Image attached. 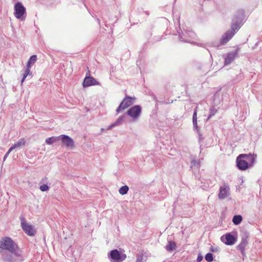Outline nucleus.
Wrapping results in <instances>:
<instances>
[{
  "label": "nucleus",
  "instance_id": "nucleus-1",
  "mask_svg": "<svg viewBox=\"0 0 262 262\" xmlns=\"http://www.w3.org/2000/svg\"><path fill=\"white\" fill-rule=\"evenodd\" d=\"M0 249L6 251L0 252L5 261L15 262L21 258V250L10 237H4L0 239Z\"/></svg>",
  "mask_w": 262,
  "mask_h": 262
},
{
  "label": "nucleus",
  "instance_id": "nucleus-2",
  "mask_svg": "<svg viewBox=\"0 0 262 262\" xmlns=\"http://www.w3.org/2000/svg\"><path fill=\"white\" fill-rule=\"evenodd\" d=\"M244 19V11L243 10H238L236 14L233 16L231 24V28L232 30L235 32L238 30L243 24Z\"/></svg>",
  "mask_w": 262,
  "mask_h": 262
},
{
  "label": "nucleus",
  "instance_id": "nucleus-3",
  "mask_svg": "<svg viewBox=\"0 0 262 262\" xmlns=\"http://www.w3.org/2000/svg\"><path fill=\"white\" fill-rule=\"evenodd\" d=\"M135 99L136 98L135 97H132L126 95L124 98L116 109L117 113H119L121 111L124 110L132 105L134 103Z\"/></svg>",
  "mask_w": 262,
  "mask_h": 262
},
{
  "label": "nucleus",
  "instance_id": "nucleus-4",
  "mask_svg": "<svg viewBox=\"0 0 262 262\" xmlns=\"http://www.w3.org/2000/svg\"><path fill=\"white\" fill-rule=\"evenodd\" d=\"M141 112V106L139 105H135L129 108L126 114L134 119H137L140 117Z\"/></svg>",
  "mask_w": 262,
  "mask_h": 262
},
{
  "label": "nucleus",
  "instance_id": "nucleus-5",
  "mask_svg": "<svg viewBox=\"0 0 262 262\" xmlns=\"http://www.w3.org/2000/svg\"><path fill=\"white\" fill-rule=\"evenodd\" d=\"M244 157H246V154H241L237 157L236 160V166L241 170H245L251 167L248 162L242 159L244 158Z\"/></svg>",
  "mask_w": 262,
  "mask_h": 262
},
{
  "label": "nucleus",
  "instance_id": "nucleus-6",
  "mask_svg": "<svg viewBox=\"0 0 262 262\" xmlns=\"http://www.w3.org/2000/svg\"><path fill=\"white\" fill-rule=\"evenodd\" d=\"M100 85V83L93 77L90 76L89 71L86 73V76L82 83V86L83 88H87L92 85Z\"/></svg>",
  "mask_w": 262,
  "mask_h": 262
},
{
  "label": "nucleus",
  "instance_id": "nucleus-7",
  "mask_svg": "<svg viewBox=\"0 0 262 262\" xmlns=\"http://www.w3.org/2000/svg\"><path fill=\"white\" fill-rule=\"evenodd\" d=\"M26 13V8L20 2L16 3L14 5V14L17 19H23V16Z\"/></svg>",
  "mask_w": 262,
  "mask_h": 262
},
{
  "label": "nucleus",
  "instance_id": "nucleus-8",
  "mask_svg": "<svg viewBox=\"0 0 262 262\" xmlns=\"http://www.w3.org/2000/svg\"><path fill=\"white\" fill-rule=\"evenodd\" d=\"M237 236L236 235L231 234L230 233H226L221 237L222 242L227 245H233L237 241Z\"/></svg>",
  "mask_w": 262,
  "mask_h": 262
},
{
  "label": "nucleus",
  "instance_id": "nucleus-9",
  "mask_svg": "<svg viewBox=\"0 0 262 262\" xmlns=\"http://www.w3.org/2000/svg\"><path fill=\"white\" fill-rule=\"evenodd\" d=\"M248 234L247 232H243L242 236L241 242L236 247L237 249L239 250L243 255H245V247L248 243Z\"/></svg>",
  "mask_w": 262,
  "mask_h": 262
},
{
  "label": "nucleus",
  "instance_id": "nucleus-10",
  "mask_svg": "<svg viewBox=\"0 0 262 262\" xmlns=\"http://www.w3.org/2000/svg\"><path fill=\"white\" fill-rule=\"evenodd\" d=\"M59 140L67 148H73L75 147L74 140L69 136L66 135H61L59 136Z\"/></svg>",
  "mask_w": 262,
  "mask_h": 262
},
{
  "label": "nucleus",
  "instance_id": "nucleus-11",
  "mask_svg": "<svg viewBox=\"0 0 262 262\" xmlns=\"http://www.w3.org/2000/svg\"><path fill=\"white\" fill-rule=\"evenodd\" d=\"M239 50V48H237L234 51L229 52L226 55L223 56L225 59V65H228L234 60L237 56Z\"/></svg>",
  "mask_w": 262,
  "mask_h": 262
},
{
  "label": "nucleus",
  "instance_id": "nucleus-12",
  "mask_svg": "<svg viewBox=\"0 0 262 262\" xmlns=\"http://www.w3.org/2000/svg\"><path fill=\"white\" fill-rule=\"evenodd\" d=\"M230 188L227 184L224 183L220 188L218 197L220 200H223L227 198L230 194Z\"/></svg>",
  "mask_w": 262,
  "mask_h": 262
},
{
  "label": "nucleus",
  "instance_id": "nucleus-13",
  "mask_svg": "<svg viewBox=\"0 0 262 262\" xmlns=\"http://www.w3.org/2000/svg\"><path fill=\"white\" fill-rule=\"evenodd\" d=\"M235 32L232 29L228 30L222 36L220 43L221 45H224L227 43L234 35Z\"/></svg>",
  "mask_w": 262,
  "mask_h": 262
},
{
  "label": "nucleus",
  "instance_id": "nucleus-14",
  "mask_svg": "<svg viewBox=\"0 0 262 262\" xmlns=\"http://www.w3.org/2000/svg\"><path fill=\"white\" fill-rule=\"evenodd\" d=\"M110 254L111 258L117 262H119L121 259V254L117 249L112 250Z\"/></svg>",
  "mask_w": 262,
  "mask_h": 262
},
{
  "label": "nucleus",
  "instance_id": "nucleus-15",
  "mask_svg": "<svg viewBox=\"0 0 262 262\" xmlns=\"http://www.w3.org/2000/svg\"><path fill=\"white\" fill-rule=\"evenodd\" d=\"M125 118V115L120 116L116 121L108 126L107 130L111 129L113 127L120 125Z\"/></svg>",
  "mask_w": 262,
  "mask_h": 262
},
{
  "label": "nucleus",
  "instance_id": "nucleus-16",
  "mask_svg": "<svg viewBox=\"0 0 262 262\" xmlns=\"http://www.w3.org/2000/svg\"><path fill=\"white\" fill-rule=\"evenodd\" d=\"M20 220L22 229H33V226L27 223L26 219L24 216H20Z\"/></svg>",
  "mask_w": 262,
  "mask_h": 262
},
{
  "label": "nucleus",
  "instance_id": "nucleus-17",
  "mask_svg": "<svg viewBox=\"0 0 262 262\" xmlns=\"http://www.w3.org/2000/svg\"><path fill=\"white\" fill-rule=\"evenodd\" d=\"M246 157H244V158L246 159L245 160L249 163V165L252 167L255 161V158L251 154H246Z\"/></svg>",
  "mask_w": 262,
  "mask_h": 262
},
{
  "label": "nucleus",
  "instance_id": "nucleus-18",
  "mask_svg": "<svg viewBox=\"0 0 262 262\" xmlns=\"http://www.w3.org/2000/svg\"><path fill=\"white\" fill-rule=\"evenodd\" d=\"M176 248V244L172 241H168V245L166 246L167 251H172Z\"/></svg>",
  "mask_w": 262,
  "mask_h": 262
},
{
  "label": "nucleus",
  "instance_id": "nucleus-19",
  "mask_svg": "<svg viewBox=\"0 0 262 262\" xmlns=\"http://www.w3.org/2000/svg\"><path fill=\"white\" fill-rule=\"evenodd\" d=\"M37 60V56L36 55H33L30 56L28 62L27 63V67L31 68L32 65L34 64Z\"/></svg>",
  "mask_w": 262,
  "mask_h": 262
},
{
  "label": "nucleus",
  "instance_id": "nucleus-20",
  "mask_svg": "<svg viewBox=\"0 0 262 262\" xmlns=\"http://www.w3.org/2000/svg\"><path fill=\"white\" fill-rule=\"evenodd\" d=\"M59 140V136L57 137H51L46 139V143L47 144L51 145L53 143Z\"/></svg>",
  "mask_w": 262,
  "mask_h": 262
},
{
  "label": "nucleus",
  "instance_id": "nucleus-21",
  "mask_svg": "<svg viewBox=\"0 0 262 262\" xmlns=\"http://www.w3.org/2000/svg\"><path fill=\"white\" fill-rule=\"evenodd\" d=\"M26 142V141L25 138H20L18 142H17L16 143L13 144L15 148H20L23 146H24L25 145V143Z\"/></svg>",
  "mask_w": 262,
  "mask_h": 262
},
{
  "label": "nucleus",
  "instance_id": "nucleus-22",
  "mask_svg": "<svg viewBox=\"0 0 262 262\" xmlns=\"http://www.w3.org/2000/svg\"><path fill=\"white\" fill-rule=\"evenodd\" d=\"M243 217L241 215H235L232 219V222L235 225H238L242 221Z\"/></svg>",
  "mask_w": 262,
  "mask_h": 262
},
{
  "label": "nucleus",
  "instance_id": "nucleus-23",
  "mask_svg": "<svg viewBox=\"0 0 262 262\" xmlns=\"http://www.w3.org/2000/svg\"><path fill=\"white\" fill-rule=\"evenodd\" d=\"M128 190H129L128 186L127 185H124L120 188V189L119 190V192L120 193V194H121L122 195H124V194H127Z\"/></svg>",
  "mask_w": 262,
  "mask_h": 262
},
{
  "label": "nucleus",
  "instance_id": "nucleus-24",
  "mask_svg": "<svg viewBox=\"0 0 262 262\" xmlns=\"http://www.w3.org/2000/svg\"><path fill=\"white\" fill-rule=\"evenodd\" d=\"M192 123H193V128L194 130H195L198 133L199 136L201 137V135L200 133V128L198 126L197 124V119H192Z\"/></svg>",
  "mask_w": 262,
  "mask_h": 262
},
{
  "label": "nucleus",
  "instance_id": "nucleus-25",
  "mask_svg": "<svg viewBox=\"0 0 262 262\" xmlns=\"http://www.w3.org/2000/svg\"><path fill=\"white\" fill-rule=\"evenodd\" d=\"M209 111L210 114L207 118V120L209 119L212 116H214L217 112V110L215 108V107L212 106L210 108Z\"/></svg>",
  "mask_w": 262,
  "mask_h": 262
},
{
  "label": "nucleus",
  "instance_id": "nucleus-26",
  "mask_svg": "<svg viewBox=\"0 0 262 262\" xmlns=\"http://www.w3.org/2000/svg\"><path fill=\"white\" fill-rule=\"evenodd\" d=\"M179 38L181 41L184 42H189L190 41V39L186 37V35L184 33L180 35Z\"/></svg>",
  "mask_w": 262,
  "mask_h": 262
},
{
  "label": "nucleus",
  "instance_id": "nucleus-27",
  "mask_svg": "<svg viewBox=\"0 0 262 262\" xmlns=\"http://www.w3.org/2000/svg\"><path fill=\"white\" fill-rule=\"evenodd\" d=\"M191 167H196L199 168L200 167V162L197 161L195 159H193L191 161Z\"/></svg>",
  "mask_w": 262,
  "mask_h": 262
},
{
  "label": "nucleus",
  "instance_id": "nucleus-28",
  "mask_svg": "<svg viewBox=\"0 0 262 262\" xmlns=\"http://www.w3.org/2000/svg\"><path fill=\"white\" fill-rule=\"evenodd\" d=\"M205 258L206 260L208 261V262H211L213 260V255L211 253H208L205 255Z\"/></svg>",
  "mask_w": 262,
  "mask_h": 262
},
{
  "label": "nucleus",
  "instance_id": "nucleus-29",
  "mask_svg": "<svg viewBox=\"0 0 262 262\" xmlns=\"http://www.w3.org/2000/svg\"><path fill=\"white\" fill-rule=\"evenodd\" d=\"M39 189L41 191L45 192L49 189V187L47 184H43L40 186Z\"/></svg>",
  "mask_w": 262,
  "mask_h": 262
},
{
  "label": "nucleus",
  "instance_id": "nucleus-30",
  "mask_svg": "<svg viewBox=\"0 0 262 262\" xmlns=\"http://www.w3.org/2000/svg\"><path fill=\"white\" fill-rule=\"evenodd\" d=\"M25 233L29 236H33L35 234L36 230H25Z\"/></svg>",
  "mask_w": 262,
  "mask_h": 262
},
{
  "label": "nucleus",
  "instance_id": "nucleus-31",
  "mask_svg": "<svg viewBox=\"0 0 262 262\" xmlns=\"http://www.w3.org/2000/svg\"><path fill=\"white\" fill-rule=\"evenodd\" d=\"M30 68H29L28 67H26L25 68V72L27 74V75H28V76H30L31 77H32V72L30 71Z\"/></svg>",
  "mask_w": 262,
  "mask_h": 262
},
{
  "label": "nucleus",
  "instance_id": "nucleus-32",
  "mask_svg": "<svg viewBox=\"0 0 262 262\" xmlns=\"http://www.w3.org/2000/svg\"><path fill=\"white\" fill-rule=\"evenodd\" d=\"M144 259L143 255L141 254L137 256L136 262H142Z\"/></svg>",
  "mask_w": 262,
  "mask_h": 262
},
{
  "label": "nucleus",
  "instance_id": "nucleus-33",
  "mask_svg": "<svg viewBox=\"0 0 262 262\" xmlns=\"http://www.w3.org/2000/svg\"><path fill=\"white\" fill-rule=\"evenodd\" d=\"M197 107H195L194 109L193 115H192V119H197Z\"/></svg>",
  "mask_w": 262,
  "mask_h": 262
},
{
  "label": "nucleus",
  "instance_id": "nucleus-34",
  "mask_svg": "<svg viewBox=\"0 0 262 262\" xmlns=\"http://www.w3.org/2000/svg\"><path fill=\"white\" fill-rule=\"evenodd\" d=\"M203 256L201 254H199L196 260L198 262H200L203 260Z\"/></svg>",
  "mask_w": 262,
  "mask_h": 262
},
{
  "label": "nucleus",
  "instance_id": "nucleus-35",
  "mask_svg": "<svg viewBox=\"0 0 262 262\" xmlns=\"http://www.w3.org/2000/svg\"><path fill=\"white\" fill-rule=\"evenodd\" d=\"M14 149H15V147H14V146L13 145L9 149V150H8L7 152H8L9 154H10L11 152V151Z\"/></svg>",
  "mask_w": 262,
  "mask_h": 262
},
{
  "label": "nucleus",
  "instance_id": "nucleus-36",
  "mask_svg": "<svg viewBox=\"0 0 262 262\" xmlns=\"http://www.w3.org/2000/svg\"><path fill=\"white\" fill-rule=\"evenodd\" d=\"M9 155V154L8 152H6V154L4 156V161H5V160L6 159V158H7V157L8 156V155Z\"/></svg>",
  "mask_w": 262,
  "mask_h": 262
},
{
  "label": "nucleus",
  "instance_id": "nucleus-37",
  "mask_svg": "<svg viewBox=\"0 0 262 262\" xmlns=\"http://www.w3.org/2000/svg\"><path fill=\"white\" fill-rule=\"evenodd\" d=\"M27 76H28V75H27V74L25 71V73H24V74L23 75V78H24V79H25L27 78Z\"/></svg>",
  "mask_w": 262,
  "mask_h": 262
},
{
  "label": "nucleus",
  "instance_id": "nucleus-38",
  "mask_svg": "<svg viewBox=\"0 0 262 262\" xmlns=\"http://www.w3.org/2000/svg\"><path fill=\"white\" fill-rule=\"evenodd\" d=\"M46 180H47V178L45 177L43 179H42L41 181L42 182H45Z\"/></svg>",
  "mask_w": 262,
  "mask_h": 262
},
{
  "label": "nucleus",
  "instance_id": "nucleus-39",
  "mask_svg": "<svg viewBox=\"0 0 262 262\" xmlns=\"http://www.w3.org/2000/svg\"><path fill=\"white\" fill-rule=\"evenodd\" d=\"M97 21L98 23L100 25V20L98 18H97Z\"/></svg>",
  "mask_w": 262,
  "mask_h": 262
},
{
  "label": "nucleus",
  "instance_id": "nucleus-40",
  "mask_svg": "<svg viewBox=\"0 0 262 262\" xmlns=\"http://www.w3.org/2000/svg\"><path fill=\"white\" fill-rule=\"evenodd\" d=\"M25 80V79H24V78H22V79H21V84H23V83L24 82V80Z\"/></svg>",
  "mask_w": 262,
  "mask_h": 262
},
{
  "label": "nucleus",
  "instance_id": "nucleus-41",
  "mask_svg": "<svg viewBox=\"0 0 262 262\" xmlns=\"http://www.w3.org/2000/svg\"><path fill=\"white\" fill-rule=\"evenodd\" d=\"M211 250L213 252H214L215 251V249H213L212 248H211Z\"/></svg>",
  "mask_w": 262,
  "mask_h": 262
}]
</instances>
